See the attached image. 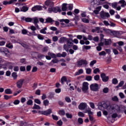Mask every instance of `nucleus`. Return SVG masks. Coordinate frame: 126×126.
Returning <instances> with one entry per match:
<instances>
[{
	"instance_id": "obj_1",
	"label": "nucleus",
	"mask_w": 126,
	"mask_h": 126,
	"mask_svg": "<svg viewBox=\"0 0 126 126\" xmlns=\"http://www.w3.org/2000/svg\"><path fill=\"white\" fill-rule=\"evenodd\" d=\"M89 84L87 82H84L82 84V90L84 93H87L89 89Z\"/></svg>"
},
{
	"instance_id": "obj_2",
	"label": "nucleus",
	"mask_w": 126,
	"mask_h": 126,
	"mask_svg": "<svg viewBox=\"0 0 126 126\" xmlns=\"http://www.w3.org/2000/svg\"><path fill=\"white\" fill-rule=\"evenodd\" d=\"M99 14L100 17L102 18V19H106V18H108V17H110V14L104 11H101Z\"/></svg>"
},
{
	"instance_id": "obj_3",
	"label": "nucleus",
	"mask_w": 126,
	"mask_h": 126,
	"mask_svg": "<svg viewBox=\"0 0 126 126\" xmlns=\"http://www.w3.org/2000/svg\"><path fill=\"white\" fill-rule=\"evenodd\" d=\"M88 63L86 60H81L78 62V65L79 66H86Z\"/></svg>"
},
{
	"instance_id": "obj_4",
	"label": "nucleus",
	"mask_w": 126,
	"mask_h": 126,
	"mask_svg": "<svg viewBox=\"0 0 126 126\" xmlns=\"http://www.w3.org/2000/svg\"><path fill=\"white\" fill-rule=\"evenodd\" d=\"M32 23L34 24L37 29L40 30V27H39V25H38V23H39V20L38 19V18L37 17L32 18Z\"/></svg>"
},
{
	"instance_id": "obj_5",
	"label": "nucleus",
	"mask_w": 126,
	"mask_h": 126,
	"mask_svg": "<svg viewBox=\"0 0 126 126\" xmlns=\"http://www.w3.org/2000/svg\"><path fill=\"white\" fill-rule=\"evenodd\" d=\"M90 88L92 91H98V90L99 89V86L96 83L92 84L90 86Z\"/></svg>"
},
{
	"instance_id": "obj_6",
	"label": "nucleus",
	"mask_w": 126,
	"mask_h": 126,
	"mask_svg": "<svg viewBox=\"0 0 126 126\" xmlns=\"http://www.w3.org/2000/svg\"><path fill=\"white\" fill-rule=\"evenodd\" d=\"M0 53H1V54H4V55L6 56V55L9 53V51H8V49L5 47H0Z\"/></svg>"
},
{
	"instance_id": "obj_7",
	"label": "nucleus",
	"mask_w": 126,
	"mask_h": 126,
	"mask_svg": "<svg viewBox=\"0 0 126 126\" xmlns=\"http://www.w3.org/2000/svg\"><path fill=\"white\" fill-rule=\"evenodd\" d=\"M86 108H87V104L85 102H82L78 106L79 110H84Z\"/></svg>"
},
{
	"instance_id": "obj_8",
	"label": "nucleus",
	"mask_w": 126,
	"mask_h": 126,
	"mask_svg": "<svg viewBox=\"0 0 126 126\" xmlns=\"http://www.w3.org/2000/svg\"><path fill=\"white\" fill-rule=\"evenodd\" d=\"M40 114H41V115H44V116H48V115L52 114V109H49L46 111H40Z\"/></svg>"
},
{
	"instance_id": "obj_9",
	"label": "nucleus",
	"mask_w": 126,
	"mask_h": 126,
	"mask_svg": "<svg viewBox=\"0 0 126 126\" xmlns=\"http://www.w3.org/2000/svg\"><path fill=\"white\" fill-rule=\"evenodd\" d=\"M100 77L103 82H107V81L109 80V76H106V74H105V73L101 74Z\"/></svg>"
},
{
	"instance_id": "obj_10",
	"label": "nucleus",
	"mask_w": 126,
	"mask_h": 126,
	"mask_svg": "<svg viewBox=\"0 0 126 126\" xmlns=\"http://www.w3.org/2000/svg\"><path fill=\"white\" fill-rule=\"evenodd\" d=\"M24 82V79H23L18 80L17 82V87H18V88H19V89L21 88V87H22V85H23Z\"/></svg>"
},
{
	"instance_id": "obj_11",
	"label": "nucleus",
	"mask_w": 126,
	"mask_h": 126,
	"mask_svg": "<svg viewBox=\"0 0 126 126\" xmlns=\"http://www.w3.org/2000/svg\"><path fill=\"white\" fill-rule=\"evenodd\" d=\"M106 0H94V4L96 5H102L103 4V2L105 1Z\"/></svg>"
},
{
	"instance_id": "obj_12",
	"label": "nucleus",
	"mask_w": 126,
	"mask_h": 126,
	"mask_svg": "<svg viewBox=\"0 0 126 126\" xmlns=\"http://www.w3.org/2000/svg\"><path fill=\"white\" fill-rule=\"evenodd\" d=\"M45 5H46L47 6H49V7H51L54 5V2L50 0H46L45 2Z\"/></svg>"
},
{
	"instance_id": "obj_13",
	"label": "nucleus",
	"mask_w": 126,
	"mask_h": 126,
	"mask_svg": "<svg viewBox=\"0 0 126 126\" xmlns=\"http://www.w3.org/2000/svg\"><path fill=\"white\" fill-rule=\"evenodd\" d=\"M32 11H36V10H42V6L40 5H36L33 6L32 8Z\"/></svg>"
},
{
	"instance_id": "obj_14",
	"label": "nucleus",
	"mask_w": 126,
	"mask_h": 126,
	"mask_svg": "<svg viewBox=\"0 0 126 126\" xmlns=\"http://www.w3.org/2000/svg\"><path fill=\"white\" fill-rule=\"evenodd\" d=\"M17 1V0H10V1H3V4L6 5V4H11V3Z\"/></svg>"
},
{
	"instance_id": "obj_15",
	"label": "nucleus",
	"mask_w": 126,
	"mask_h": 126,
	"mask_svg": "<svg viewBox=\"0 0 126 126\" xmlns=\"http://www.w3.org/2000/svg\"><path fill=\"white\" fill-rule=\"evenodd\" d=\"M5 65L6 66V67H8L9 69H12V63L10 62H6L5 63Z\"/></svg>"
},
{
	"instance_id": "obj_16",
	"label": "nucleus",
	"mask_w": 126,
	"mask_h": 126,
	"mask_svg": "<svg viewBox=\"0 0 126 126\" xmlns=\"http://www.w3.org/2000/svg\"><path fill=\"white\" fill-rule=\"evenodd\" d=\"M114 109L115 107L114 106L111 105H109L108 106L106 105V107H105V110H107L109 112H110V111H112V110H114Z\"/></svg>"
},
{
	"instance_id": "obj_17",
	"label": "nucleus",
	"mask_w": 126,
	"mask_h": 126,
	"mask_svg": "<svg viewBox=\"0 0 126 126\" xmlns=\"http://www.w3.org/2000/svg\"><path fill=\"white\" fill-rule=\"evenodd\" d=\"M67 40L68 39L67 38H66V37H61L59 40V43L60 44H63V43H64V42H67Z\"/></svg>"
},
{
	"instance_id": "obj_18",
	"label": "nucleus",
	"mask_w": 126,
	"mask_h": 126,
	"mask_svg": "<svg viewBox=\"0 0 126 126\" xmlns=\"http://www.w3.org/2000/svg\"><path fill=\"white\" fill-rule=\"evenodd\" d=\"M84 113L86 114V113H88L89 116H93V112L91 111V109L88 108L86 110L84 111Z\"/></svg>"
},
{
	"instance_id": "obj_19",
	"label": "nucleus",
	"mask_w": 126,
	"mask_h": 126,
	"mask_svg": "<svg viewBox=\"0 0 126 126\" xmlns=\"http://www.w3.org/2000/svg\"><path fill=\"white\" fill-rule=\"evenodd\" d=\"M111 44H112V40L111 39H105L104 44L105 46H109V45H111Z\"/></svg>"
},
{
	"instance_id": "obj_20",
	"label": "nucleus",
	"mask_w": 126,
	"mask_h": 126,
	"mask_svg": "<svg viewBox=\"0 0 126 126\" xmlns=\"http://www.w3.org/2000/svg\"><path fill=\"white\" fill-rule=\"evenodd\" d=\"M106 106H107V104L103 103V105H99L98 106V109H99V110H100L101 111H104V110H105V109H106V107H105Z\"/></svg>"
},
{
	"instance_id": "obj_21",
	"label": "nucleus",
	"mask_w": 126,
	"mask_h": 126,
	"mask_svg": "<svg viewBox=\"0 0 126 126\" xmlns=\"http://www.w3.org/2000/svg\"><path fill=\"white\" fill-rule=\"evenodd\" d=\"M119 3L121 4V7H125V6H126V2L125 0H120L119 2Z\"/></svg>"
},
{
	"instance_id": "obj_22",
	"label": "nucleus",
	"mask_w": 126,
	"mask_h": 126,
	"mask_svg": "<svg viewBox=\"0 0 126 126\" xmlns=\"http://www.w3.org/2000/svg\"><path fill=\"white\" fill-rule=\"evenodd\" d=\"M61 11H62V9L60 7H53V12L57 13V12H61Z\"/></svg>"
},
{
	"instance_id": "obj_23",
	"label": "nucleus",
	"mask_w": 126,
	"mask_h": 126,
	"mask_svg": "<svg viewBox=\"0 0 126 126\" xmlns=\"http://www.w3.org/2000/svg\"><path fill=\"white\" fill-rule=\"evenodd\" d=\"M28 9H29V8L25 6H23L20 8L21 11H22L23 12H26V11H28Z\"/></svg>"
},
{
	"instance_id": "obj_24",
	"label": "nucleus",
	"mask_w": 126,
	"mask_h": 126,
	"mask_svg": "<svg viewBox=\"0 0 126 126\" xmlns=\"http://www.w3.org/2000/svg\"><path fill=\"white\" fill-rule=\"evenodd\" d=\"M66 5H67V4L66 3H63L62 5V10L63 11H66L67 9V7H66Z\"/></svg>"
},
{
	"instance_id": "obj_25",
	"label": "nucleus",
	"mask_w": 126,
	"mask_h": 126,
	"mask_svg": "<svg viewBox=\"0 0 126 126\" xmlns=\"http://www.w3.org/2000/svg\"><path fill=\"white\" fill-rule=\"evenodd\" d=\"M48 56H50L52 59H57V55L54 53L49 52L48 53Z\"/></svg>"
},
{
	"instance_id": "obj_26",
	"label": "nucleus",
	"mask_w": 126,
	"mask_h": 126,
	"mask_svg": "<svg viewBox=\"0 0 126 126\" xmlns=\"http://www.w3.org/2000/svg\"><path fill=\"white\" fill-rule=\"evenodd\" d=\"M52 22H54V20L52 18L48 17L46 19V23H52Z\"/></svg>"
},
{
	"instance_id": "obj_27",
	"label": "nucleus",
	"mask_w": 126,
	"mask_h": 126,
	"mask_svg": "<svg viewBox=\"0 0 126 126\" xmlns=\"http://www.w3.org/2000/svg\"><path fill=\"white\" fill-rule=\"evenodd\" d=\"M83 73V69H80L78 70V72H76L75 73V75L77 76V75H80V74H82Z\"/></svg>"
},
{
	"instance_id": "obj_28",
	"label": "nucleus",
	"mask_w": 126,
	"mask_h": 126,
	"mask_svg": "<svg viewBox=\"0 0 126 126\" xmlns=\"http://www.w3.org/2000/svg\"><path fill=\"white\" fill-rule=\"evenodd\" d=\"M5 94H12V91H11V90L10 89H6L5 90Z\"/></svg>"
},
{
	"instance_id": "obj_29",
	"label": "nucleus",
	"mask_w": 126,
	"mask_h": 126,
	"mask_svg": "<svg viewBox=\"0 0 126 126\" xmlns=\"http://www.w3.org/2000/svg\"><path fill=\"white\" fill-rule=\"evenodd\" d=\"M37 38H38L39 40H44V35H42V34H38L37 35Z\"/></svg>"
},
{
	"instance_id": "obj_30",
	"label": "nucleus",
	"mask_w": 126,
	"mask_h": 126,
	"mask_svg": "<svg viewBox=\"0 0 126 126\" xmlns=\"http://www.w3.org/2000/svg\"><path fill=\"white\" fill-rule=\"evenodd\" d=\"M46 31H47V28L45 27L44 29L40 30V33H41V34H47V32H46Z\"/></svg>"
},
{
	"instance_id": "obj_31",
	"label": "nucleus",
	"mask_w": 126,
	"mask_h": 126,
	"mask_svg": "<svg viewBox=\"0 0 126 126\" xmlns=\"http://www.w3.org/2000/svg\"><path fill=\"white\" fill-rule=\"evenodd\" d=\"M6 47L9 49H13V45L10 43H6Z\"/></svg>"
},
{
	"instance_id": "obj_32",
	"label": "nucleus",
	"mask_w": 126,
	"mask_h": 126,
	"mask_svg": "<svg viewBox=\"0 0 126 126\" xmlns=\"http://www.w3.org/2000/svg\"><path fill=\"white\" fill-rule=\"evenodd\" d=\"M67 80H66V77L65 76H63L61 78V83L62 84H63L64 82H66Z\"/></svg>"
},
{
	"instance_id": "obj_33",
	"label": "nucleus",
	"mask_w": 126,
	"mask_h": 126,
	"mask_svg": "<svg viewBox=\"0 0 126 126\" xmlns=\"http://www.w3.org/2000/svg\"><path fill=\"white\" fill-rule=\"evenodd\" d=\"M12 76L14 80L17 79V72H13L12 73Z\"/></svg>"
},
{
	"instance_id": "obj_34",
	"label": "nucleus",
	"mask_w": 126,
	"mask_h": 126,
	"mask_svg": "<svg viewBox=\"0 0 126 126\" xmlns=\"http://www.w3.org/2000/svg\"><path fill=\"white\" fill-rule=\"evenodd\" d=\"M86 71L87 74H91L92 71V69H91V68H86Z\"/></svg>"
},
{
	"instance_id": "obj_35",
	"label": "nucleus",
	"mask_w": 126,
	"mask_h": 126,
	"mask_svg": "<svg viewBox=\"0 0 126 126\" xmlns=\"http://www.w3.org/2000/svg\"><path fill=\"white\" fill-rule=\"evenodd\" d=\"M66 42H67V44L68 47H69L70 48L72 46H73V43H72L71 41H70L69 40L67 39Z\"/></svg>"
},
{
	"instance_id": "obj_36",
	"label": "nucleus",
	"mask_w": 126,
	"mask_h": 126,
	"mask_svg": "<svg viewBox=\"0 0 126 126\" xmlns=\"http://www.w3.org/2000/svg\"><path fill=\"white\" fill-rule=\"evenodd\" d=\"M49 101L48 99L44 100L43 101V105L45 106H49Z\"/></svg>"
},
{
	"instance_id": "obj_37",
	"label": "nucleus",
	"mask_w": 126,
	"mask_h": 126,
	"mask_svg": "<svg viewBox=\"0 0 126 126\" xmlns=\"http://www.w3.org/2000/svg\"><path fill=\"white\" fill-rule=\"evenodd\" d=\"M4 98L5 100H8L9 99H11V98H12V95H4Z\"/></svg>"
},
{
	"instance_id": "obj_38",
	"label": "nucleus",
	"mask_w": 126,
	"mask_h": 126,
	"mask_svg": "<svg viewBox=\"0 0 126 126\" xmlns=\"http://www.w3.org/2000/svg\"><path fill=\"white\" fill-rule=\"evenodd\" d=\"M33 109H35L36 110H40V109H41V107H40V106L34 104L33 107Z\"/></svg>"
},
{
	"instance_id": "obj_39",
	"label": "nucleus",
	"mask_w": 126,
	"mask_h": 126,
	"mask_svg": "<svg viewBox=\"0 0 126 126\" xmlns=\"http://www.w3.org/2000/svg\"><path fill=\"white\" fill-rule=\"evenodd\" d=\"M83 49L85 50H90L91 49V46L84 45Z\"/></svg>"
},
{
	"instance_id": "obj_40",
	"label": "nucleus",
	"mask_w": 126,
	"mask_h": 126,
	"mask_svg": "<svg viewBox=\"0 0 126 126\" xmlns=\"http://www.w3.org/2000/svg\"><path fill=\"white\" fill-rule=\"evenodd\" d=\"M61 22H65V23H66L67 24L68 23H69V20L68 19H61L60 20Z\"/></svg>"
},
{
	"instance_id": "obj_41",
	"label": "nucleus",
	"mask_w": 126,
	"mask_h": 126,
	"mask_svg": "<svg viewBox=\"0 0 126 126\" xmlns=\"http://www.w3.org/2000/svg\"><path fill=\"white\" fill-rule=\"evenodd\" d=\"M59 114L60 116H64L65 115V112H64V110H60L59 112Z\"/></svg>"
},
{
	"instance_id": "obj_42",
	"label": "nucleus",
	"mask_w": 126,
	"mask_h": 126,
	"mask_svg": "<svg viewBox=\"0 0 126 126\" xmlns=\"http://www.w3.org/2000/svg\"><path fill=\"white\" fill-rule=\"evenodd\" d=\"M97 63V61L96 60H93L90 63V66L92 67L93 66V65H94V64H95V63Z\"/></svg>"
},
{
	"instance_id": "obj_43",
	"label": "nucleus",
	"mask_w": 126,
	"mask_h": 126,
	"mask_svg": "<svg viewBox=\"0 0 126 126\" xmlns=\"http://www.w3.org/2000/svg\"><path fill=\"white\" fill-rule=\"evenodd\" d=\"M69 46H68V45H66V44H64L63 46V49L66 51L68 52V49H69Z\"/></svg>"
},
{
	"instance_id": "obj_44",
	"label": "nucleus",
	"mask_w": 126,
	"mask_h": 126,
	"mask_svg": "<svg viewBox=\"0 0 126 126\" xmlns=\"http://www.w3.org/2000/svg\"><path fill=\"white\" fill-rule=\"evenodd\" d=\"M111 5L113 7V8H117V7L118 6V3L117 2H114L111 4Z\"/></svg>"
},
{
	"instance_id": "obj_45",
	"label": "nucleus",
	"mask_w": 126,
	"mask_h": 126,
	"mask_svg": "<svg viewBox=\"0 0 126 126\" xmlns=\"http://www.w3.org/2000/svg\"><path fill=\"white\" fill-rule=\"evenodd\" d=\"M66 117L67 118V119H72V114L66 113Z\"/></svg>"
},
{
	"instance_id": "obj_46",
	"label": "nucleus",
	"mask_w": 126,
	"mask_h": 126,
	"mask_svg": "<svg viewBox=\"0 0 126 126\" xmlns=\"http://www.w3.org/2000/svg\"><path fill=\"white\" fill-rule=\"evenodd\" d=\"M94 79L95 81H98L100 79V76L99 75H96L94 76Z\"/></svg>"
},
{
	"instance_id": "obj_47",
	"label": "nucleus",
	"mask_w": 126,
	"mask_h": 126,
	"mask_svg": "<svg viewBox=\"0 0 126 126\" xmlns=\"http://www.w3.org/2000/svg\"><path fill=\"white\" fill-rule=\"evenodd\" d=\"M30 29L31 30H32V31H36V30H37V27L34 26H32L30 27Z\"/></svg>"
},
{
	"instance_id": "obj_48",
	"label": "nucleus",
	"mask_w": 126,
	"mask_h": 126,
	"mask_svg": "<svg viewBox=\"0 0 126 126\" xmlns=\"http://www.w3.org/2000/svg\"><path fill=\"white\" fill-rule=\"evenodd\" d=\"M32 18H25V21L26 22H32Z\"/></svg>"
},
{
	"instance_id": "obj_49",
	"label": "nucleus",
	"mask_w": 126,
	"mask_h": 126,
	"mask_svg": "<svg viewBox=\"0 0 126 126\" xmlns=\"http://www.w3.org/2000/svg\"><path fill=\"white\" fill-rule=\"evenodd\" d=\"M94 73L97 74V72H100V69L98 68H96L94 70Z\"/></svg>"
},
{
	"instance_id": "obj_50",
	"label": "nucleus",
	"mask_w": 126,
	"mask_h": 126,
	"mask_svg": "<svg viewBox=\"0 0 126 126\" xmlns=\"http://www.w3.org/2000/svg\"><path fill=\"white\" fill-rule=\"evenodd\" d=\"M124 83H125V82H124V81L120 82L119 84V85L117 86V88H119V87H122V86L124 85Z\"/></svg>"
},
{
	"instance_id": "obj_51",
	"label": "nucleus",
	"mask_w": 126,
	"mask_h": 126,
	"mask_svg": "<svg viewBox=\"0 0 126 126\" xmlns=\"http://www.w3.org/2000/svg\"><path fill=\"white\" fill-rule=\"evenodd\" d=\"M82 21L84 23H89V20L86 19V18H83L82 19Z\"/></svg>"
},
{
	"instance_id": "obj_52",
	"label": "nucleus",
	"mask_w": 126,
	"mask_h": 126,
	"mask_svg": "<svg viewBox=\"0 0 126 126\" xmlns=\"http://www.w3.org/2000/svg\"><path fill=\"white\" fill-rule=\"evenodd\" d=\"M19 103H20V100L18 99H16L14 101L13 104L14 105H19Z\"/></svg>"
},
{
	"instance_id": "obj_53",
	"label": "nucleus",
	"mask_w": 126,
	"mask_h": 126,
	"mask_svg": "<svg viewBox=\"0 0 126 126\" xmlns=\"http://www.w3.org/2000/svg\"><path fill=\"white\" fill-rule=\"evenodd\" d=\"M65 100L67 103H70V102H71V99H70V98L68 96L66 97Z\"/></svg>"
},
{
	"instance_id": "obj_54",
	"label": "nucleus",
	"mask_w": 126,
	"mask_h": 126,
	"mask_svg": "<svg viewBox=\"0 0 126 126\" xmlns=\"http://www.w3.org/2000/svg\"><path fill=\"white\" fill-rule=\"evenodd\" d=\"M69 10H72L73 8V4H69L68 6Z\"/></svg>"
},
{
	"instance_id": "obj_55",
	"label": "nucleus",
	"mask_w": 126,
	"mask_h": 126,
	"mask_svg": "<svg viewBox=\"0 0 126 126\" xmlns=\"http://www.w3.org/2000/svg\"><path fill=\"white\" fill-rule=\"evenodd\" d=\"M78 122L79 124H80V125H82V124H83V119H82V118H79L78 119Z\"/></svg>"
},
{
	"instance_id": "obj_56",
	"label": "nucleus",
	"mask_w": 126,
	"mask_h": 126,
	"mask_svg": "<svg viewBox=\"0 0 126 126\" xmlns=\"http://www.w3.org/2000/svg\"><path fill=\"white\" fill-rule=\"evenodd\" d=\"M90 106L92 109H95V104L93 102H90Z\"/></svg>"
},
{
	"instance_id": "obj_57",
	"label": "nucleus",
	"mask_w": 126,
	"mask_h": 126,
	"mask_svg": "<svg viewBox=\"0 0 126 126\" xmlns=\"http://www.w3.org/2000/svg\"><path fill=\"white\" fill-rule=\"evenodd\" d=\"M86 79L88 81H91V80H92V76H88L86 77Z\"/></svg>"
},
{
	"instance_id": "obj_58",
	"label": "nucleus",
	"mask_w": 126,
	"mask_h": 126,
	"mask_svg": "<svg viewBox=\"0 0 126 126\" xmlns=\"http://www.w3.org/2000/svg\"><path fill=\"white\" fill-rule=\"evenodd\" d=\"M112 50L114 55H119V51H118V50L116 49H113Z\"/></svg>"
},
{
	"instance_id": "obj_59",
	"label": "nucleus",
	"mask_w": 126,
	"mask_h": 126,
	"mask_svg": "<svg viewBox=\"0 0 126 126\" xmlns=\"http://www.w3.org/2000/svg\"><path fill=\"white\" fill-rule=\"evenodd\" d=\"M78 116H79V117L83 118V117H84V113L81 112H79L78 113Z\"/></svg>"
},
{
	"instance_id": "obj_60",
	"label": "nucleus",
	"mask_w": 126,
	"mask_h": 126,
	"mask_svg": "<svg viewBox=\"0 0 126 126\" xmlns=\"http://www.w3.org/2000/svg\"><path fill=\"white\" fill-rule=\"evenodd\" d=\"M99 56H106V52L104 51L98 53Z\"/></svg>"
},
{
	"instance_id": "obj_61",
	"label": "nucleus",
	"mask_w": 126,
	"mask_h": 126,
	"mask_svg": "<svg viewBox=\"0 0 126 126\" xmlns=\"http://www.w3.org/2000/svg\"><path fill=\"white\" fill-rule=\"evenodd\" d=\"M112 100L115 102H118V101H119V98H118V96H115L114 97H112Z\"/></svg>"
},
{
	"instance_id": "obj_62",
	"label": "nucleus",
	"mask_w": 126,
	"mask_h": 126,
	"mask_svg": "<svg viewBox=\"0 0 126 126\" xmlns=\"http://www.w3.org/2000/svg\"><path fill=\"white\" fill-rule=\"evenodd\" d=\"M52 40L53 42H57V41L59 40V37H58L57 36H54L52 38Z\"/></svg>"
},
{
	"instance_id": "obj_63",
	"label": "nucleus",
	"mask_w": 126,
	"mask_h": 126,
	"mask_svg": "<svg viewBox=\"0 0 126 126\" xmlns=\"http://www.w3.org/2000/svg\"><path fill=\"white\" fill-rule=\"evenodd\" d=\"M48 50H49V47L48 46H46L44 47L43 49H42V52H47Z\"/></svg>"
},
{
	"instance_id": "obj_64",
	"label": "nucleus",
	"mask_w": 126,
	"mask_h": 126,
	"mask_svg": "<svg viewBox=\"0 0 126 126\" xmlns=\"http://www.w3.org/2000/svg\"><path fill=\"white\" fill-rule=\"evenodd\" d=\"M112 83L113 84H117V83H118V79H117L116 78H114L112 80Z\"/></svg>"
}]
</instances>
